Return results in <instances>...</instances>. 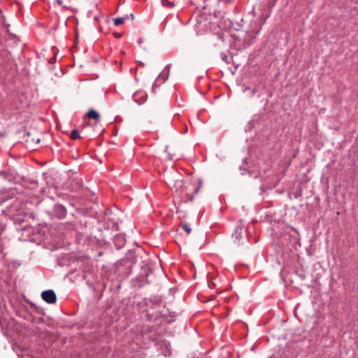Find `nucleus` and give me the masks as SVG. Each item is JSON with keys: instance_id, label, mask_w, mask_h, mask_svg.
Masks as SVG:
<instances>
[{"instance_id": "nucleus-1", "label": "nucleus", "mask_w": 358, "mask_h": 358, "mask_svg": "<svg viewBox=\"0 0 358 358\" xmlns=\"http://www.w3.org/2000/svg\"><path fill=\"white\" fill-rule=\"evenodd\" d=\"M41 297L45 302L50 304L55 303L57 299L56 294L52 289L43 291L41 293Z\"/></svg>"}, {"instance_id": "nucleus-2", "label": "nucleus", "mask_w": 358, "mask_h": 358, "mask_svg": "<svg viewBox=\"0 0 358 358\" xmlns=\"http://www.w3.org/2000/svg\"><path fill=\"white\" fill-rule=\"evenodd\" d=\"M133 99L136 103L143 104L147 99V94L144 91H137L133 94Z\"/></svg>"}, {"instance_id": "nucleus-3", "label": "nucleus", "mask_w": 358, "mask_h": 358, "mask_svg": "<svg viewBox=\"0 0 358 358\" xmlns=\"http://www.w3.org/2000/svg\"><path fill=\"white\" fill-rule=\"evenodd\" d=\"M54 214L58 218H63L66 215V210L65 208L61 204H56L54 207Z\"/></svg>"}, {"instance_id": "nucleus-4", "label": "nucleus", "mask_w": 358, "mask_h": 358, "mask_svg": "<svg viewBox=\"0 0 358 358\" xmlns=\"http://www.w3.org/2000/svg\"><path fill=\"white\" fill-rule=\"evenodd\" d=\"M243 230V224H240L236 227V229L234 230V232L232 234V238H234V241L239 242L241 238L242 237Z\"/></svg>"}, {"instance_id": "nucleus-5", "label": "nucleus", "mask_w": 358, "mask_h": 358, "mask_svg": "<svg viewBox=\"0 0 358 358\" xmlns=\"http://www.w3.org/2000/svg\"><path fill=\"white\" fill-rule=\"evenodd\" d=\"M173 182L174 184L173 185V188L176 189V192H182V186L185 184L184 181L182 180H177Z\"/></svg>"}, {"instance_id": "nucleus-6", "label": "nucleus", "mask_w": 358, "mask_h": 358, "mask_svg": "<svg viewBox=\"0 0 358 358\" xmlns=\"http://www.w3.org/2000/svg\"><path fill=\"white\" fill-rule=\"evenodd\" d=\"M169 76V73H160V74L158 76V77H157V78L156 81H155V83L153 84V87H157V85L156 83H157L158 80H161V79H162V83H164L165 81H166V80H168Z\"/></svg>"}, {"instance_id": "nucleus-7", "label": "nucleus", "mask_w": 358, "mask_h": 358, "mask_svg": "<svg viewBox=\"0 0 358 358\" xmlns=\"http://www.w3.org/2000/svg\"><path fill=\"white\" fill-rule=\"evenodd\" d=\"M87 117L90 119L97 120L99 117V113L94 110H90L87 113Z\"/></svg>"}, {"instance_id": "nucleus-8", "label": "nucleus", "mask_w": 358, "mask_h": 358, "mask_svg": "<svg viewBox=\"0 0 358 358\" xmlns=\"http://www.w3.org/2000/svg\"><path fill=\"white\" fill-rule=\"evenodd\" d=\"M80 137L79 131L74 129L71 133V138L73 140L78 139Z\"/></svg>"}, {"instance_id": "nucleus-9", "label": "nucleus", "mask_w": 358, "mask_h": 358, "mask_svg": "<svg viewBox=\"0 0 358 358\" xmlns=\"http://www.w3.org/2000/svg\"><path fill=\"white\" fill-rule=\"evenodd\" d=\"M162 4L164 6H169L170 7H173L175 6L174 1H170L169 0H162Z\"/></svg>"}, {"instance_id": "nucleus-10", "label": "nucleus", "mask_w": 358, "mask_h": 358, "mask_svg": "<svg viewBox=\"0 0 358 358\" xmlns=\"http://www.w3.org/2000/svg\"><path fill=\"white\" fill-rule=\"evenodd\" d=\"M125 22V18H123V17H117L116 19H115L114 20V24L116 25V26H118L121 24H122L123 22Z\"/></svg>"}, {"instance_id": "nucleus-11", "label": "nucleus", "mask_w": 358, "mask_h": 358, "mask_svg": "<svg viewBox=\"0 0 358 358\" xmlns=\"http://www.w3.org/2000/svg\"><path fill=\"white\" fill-rule=\"evenodd\" d=\"M189 358H208V357L206 355H203L200 353H198L190 355Z\"/></svg>"}, {"instance_id": "nucleus-12", "label": "nucleus", "mask_w": 358, "mask_h": 358, "mask_svg": "<svg viewBox=\"0 0 358 358\" xmlns=\"http://www.w3.org/2000/svg\"><path fill=\"white\" fill-rule=\"evenodd\" d=\"M220 56H221L222 59L224 62H226L227 64H229V62L228 61V57H227V55L225 53L222 52V53H221V55H220Z\"/></svg>"}, {"instance_id": "nucleus-13", "label": "nucleus", "mask_w": 358, "mask_h": 358, "mask_svg": "<svg viewBox=\"0 0 358 358\" xmlns=\"http://www.w3.org/2000/svg\"><path fill=\"white\" fill-rule=\"evenodd\" d=\"M182 228L185 231H186L187 234H189L192 231L191 228L187 224H184L182 226Z\"/></svg>"}, {"instance_id": "nucleus-14", "label": "nucleus", "mask_w": 358, "mask_h": 358, "mask_svg": "<svg viewBox=\"0 0 358 358\" xmlns=\"http://www.w3.org/2000/svg\"><path fill=\"white\" fill-rule=\"evenodd\" d=\"M108 227H111V229L113 230H117L118 229V226H117V224L116 222H113L112 225L111 226H109Z\"/></svg>"}, {"instance_id": "nucleus-15", "label": "nucleus", "mask_w": 358, "mask_h": 358, "mask_svg": "<svg viewBox=\"0 0 358 358\" xmlns=\"http://www.w3.org/2000/svg\"><path fill=\"white\" fill-rule=\"evenodd\" d=\"M27 141L28 142H29V141H31V142H32V141H33V142H34V141H36V143H37V144H38V143H40L41 139H40L39 138H36V139H35V138H32L31 139H30V140H29V139H27Z\"/></svg>"}, {"instance_id": "nucleus-16", "label": "nucleus", "mask_w": 358, "mask_h": 358, "mask_svg": "<svg viewBox=\"0 0 358 358\" xmlns=\"http://www.w3.org/2000/svg\"><path fill=\"white\" fill-rule=\"evenodd\" d=\"M170 69H171V64H167L165 68H164V71H166V73H169V72H170Z\"/></svg>"}, {"instance_id": "nucleus-17", "label": "nucleus", "mask_w": 358, "mask_h": 358, "mask_svg": "<svg viewBox=\"0 0 358 358\" xmlns=\"http://www.w3.org/2000/svg\"><path fill=\"white\" fill-rule=\"evenodd\" d=\"M118 240L124 241V238L122 236H120V235H117V236H115V241H117Z\"/></svg>"}, {"instance_id": "nucleus-18", "label": "nucleus", "mask_w": 358, "mask_h": 358, "mask_svg": "<svg viewBox=\"0 0 358 358\" xmlns=\"http://www.w3.org/2000/svg\"><path fill=\"white\" fill-rule=\"evenodd\" d=\"M246 91H251V95H254L255 94V91L254 90H251L250 87H245L244 92Z\"/></svg>"}, {"instance_id": "nucleus-19", "label": "nucleus", "mask_w": 358, "mask_h": 358, "mask_svg": "<svg viewBox=\"0 0 358 358\" xmlns=\"http://www.w3.org/2000/svg\"><path fill=\"white\" fill-rule=\"evenodd\" d=\"M252 43V41H248L247 42L245 45H244V48H248L251 44Z\"/></svg>"}, {"instance_id": "nucleus-20", "label": "nucleus", "mask_w": 358, "mask_h": 358, "mask_svg": "<svg viewBox=\"0 0 358 358\" xmlns=\"http://www.w3.org/2000/svg\"><path fill=\"white\" fill-rule=\"evenodd\" d=\"M122 36V33H116V34H115V36L116 38H120Z\"/></svg>"}, {"instance_id": "nucleus-21", "label": "nucleus", "mask_w": 358, "mask_h": 358, "mask_svg": "<svg viewBox=\"0 0 358 358\" xmlns=\"http://www.w3.org/2000/svg\"><path fill=\"white\" fill-rule=\"evenodd\" d=\"M56 2L58 5H62L63 3V0H56Z\"/></svg>"}, {"instance_id": "nucleus-22", "label": "nucleus", "mask_w": 358, "mask_h": 358, "mask_svg": "<svg viewBox=\"0 0 358 358\" xmlns=\"http://www.w3.org/2000/svg\"><path fill=\"white\" fill-rule=\"evenodd\" d=\"M218 1H223L224 3H229L230 2L231 0H217Z\"/></svg>"}, {"instance_id": "nucleus-23", "label": "nucleus", "mask_w": 358, "mask_h": 358, "mask_svg": "<svg viewBox=\"0 0 358 358\" xmlns=\"http://www.w3.org/2000/svg\"><path fill=\"white\" fill-rule=\"evenodd\" d=\"M143 42V38H138V43L139 44L142 43Z\"/></svg>"}, {"instance_id": "nucleus-24", "label": "nucleus", "mask_w": 358, "mask_h": 358, "mask_svg": "<svg viewBox=\"0 0 358 358\" xmlns=\"http://www.w3.org/2000/svg\"><path fill=\"white\" fill-rule=\"evenodd\" d=\"M148 301H149V302H150V300L147 299H144V300H143V303H144L145 304H147Z\"/></svg>"}, {"instance_id": "nucleus-25", "label": "nucleus", "mask_w": 358, "mask_h": 358, "mask_svg": "<svg viewBox=\"0 0 358 358\" xmlns=\"http://www.w3.org/2000/svg\"><path fill=\"white\" fill-rule=\"evenodd\" d=\"M129 16L128 15H124V17H123V18H125V21H126L127 20H128V19H129Z\"/></svg>"}, {"instance_id": "nucleus-26", "label": "nucleus", "mask_w": 358, "mask_h": 358, "mask_svg": "<svg viewBox=\"0 0 358 358\" xmlns=\"http://www.w3.org/2000/svg\"><path fill=\"white\" fill-rule=\"evenodd\" d=\"M129 16L131 17V20H133V19H134V14H132V13H131V14H130V15H129Z\"/></svg>"}, {"instance_id": "nucleus-27", "label": "nucleus", "mask_w": 358, "mask_h": 358, "mask_svg": "<svg viewBox=\"0 0 358 358\" xmlns=\"http://www.w3.org/2000/svg\"><path fill=\"white\" fill-rule=\"evenodd\" d=\"M259 31H256L255 35H257L259 34Z\"/></svg>"}, {"instance_id": "nucleus-28", "label": "nucleus", "mask_w": 358, "mask_h": 358, "mask_svg": "<svg viewBox=\"0 0 358 358\" xmlns=\"http://www.w3.org/2000/svg\"><path fill=\"white\" fill-rule=\"evenodd\" d=\"M187 127H186L185 132H187Z\"/></svg>"}, {"instance_id": "nucleus-29", "label": "nucleus", "mask_w": 358, "mask_h": 358, "mask_svg": "<svg viewBox=\"0 0 358 358\" xmlns=\"http://www.w3.org/2000/svg\"><path fill=\"white\" fill-rule=\"evenodd\" d=\"M195 191H196V192H197L199 191V189H198V188H196V189H195Z\"/></svg>"}]
</instances>
